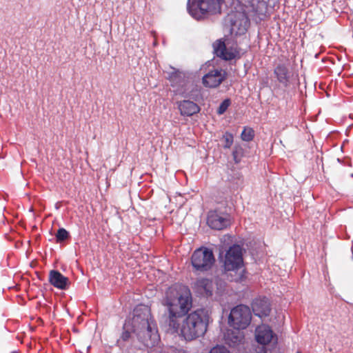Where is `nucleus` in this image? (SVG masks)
Listing matches in <instances>:
<instances>
[{
  "label": "nucleus",
  "mask_w": 353,
  "mask_h": 353,
  "mask_svg": "<svg viewBox=\"0 0 353 353\" xmlns=\"http://www.w3.org/2000/svg\"><path fill=\"white\" fill-rule=\"evenodd\" d=\"M164 305L169 312L170 329H179V320L184 316L192 307L190 290L181 285H174L165 293Z\"/></svg>",
  "instance_id": "nucleus-1"
},
{
  "label": "nucleus",
  "mask_w": 353,
  "mask_h": 353,
  "mask_svg": "<svg viewBox=\"0 0 353 353\" xmlns=\"http://www.w3.org/2000/svg\"><path fill=\"white\" fill-rule=\"evenodd\" d=\"M132 325L137 338L145 346L153 347L159 343L160 337L157 323L148 306L140 305L135 307Z\"/></svg>",
  "instance_id": "nucleus-2"
},
{
  "label": "nucleus",
  "mask_w": 353,
  "mask_h": 353,
  "mask_svg": "<svg viewBox=\"0 0 353 353\" xmlns=\"http://www.w3.org/2000/svg\"><path fill=\"white\" fill-rule=\"evenodd\" d=\"M208 323V312L204 310H197L189 314L181 324L179 320V329L171 330L172 332L180 333L185 340L192 341L205 333Z\"/></svg>",
  "instance_id": "nucleus-3"
},
{
  "label": "nucleus",
  "mask_w": 353,
  "mask_h": 353,
  "mask_svg": "<svg viewBox=\"0 0 353 353\" xmlns=\"http://www.w3.org/2000/svg\"><path fill=\"white\" fill-rule=\"evenodd\" d=\"M226 22L230 27L232 34L241 35L245 33L249 26V19L245 7L238 5L226 17Z\"/></svg>",
  "instance_id": "nucleus-4"
},
{
  "label": "nucleus",
  "mask_w": 353,
  "mask_h": 353,
  "mask_svg": "<svg viewBox=\"0 0 353 353\" xmlns=\"http://www.w3.org/2000/svg\"><path fill=\"white\" fill-rule=\"evenodd\" d=\"M256 341L261 345L258 353H268L277 343V336L271 327L267 325H261L256 327L254 334Z\"/></svg>",
  "instance_id": "nucleus-5"
},
{
  "label": "nucleus",
  "mask_w": 353,
  "mask_h": 353,
  "mask_svg": "<svg viewBox=\"0 0 353 353\" xmlns=\"http://www.w3.org/2000/svg\"><path fill=\"white\" fill-rule=\"evenodd\" d=\"M189 13L195 19H201L204 14L221 12L220 0H199L188 6Z\"/></svg>",
  "instance_id": "nucleus-6"
},
{
  "label": "nucleus",
  "mask_w": 353,
  "mask_h": 353,
  "mask_svg": "<svg viewBox=\"0 0 353 353\" xmlns=\"http://www.w3.org/2000/svg\"><path fill=\"white\" fill-rule=\"evenodd\" d=\"M252 313L249 307L240 305L231 310L228 322L234 329L243 330L250 325Z\"/></svg>",
  "instance_id": "nucleus-7"
},
{
  "label": "nucleus",
  "mask_w": 353,
  "mask_h": 353,
  "mask_svg": "<svg viewBox=\"0 0 353 353\" xmlns=\"http://www.w3.org/2000/svg\"><path fill=\"white\" fill-rule=\"evenodd\" d=\"M191 259L192 266L199 271L208 270L215 262L212 251L206 248L196 250Z\"/></svg>",
  "instance_id": "nucleus-8"
},
{
  "label": "nucleus",
  "mask_w": 353,
  "mask_h": 353,
  "mask_svg": "<svg viewBox=\"0 0 353 353\" xmlns=\"http://www.w3.org/2000/svg\"><path fill=\"white\" fill-rule=\"evenodd\" d=\"M243 266L242 248L239 245H234L227 251L225 260L224 268L227 271L236 270L241 268Z\"/></svg>",
  "instance_id": "nucleus-9"
},
{
  "label": "nucleus",
  "mask_w": 353,
  "mask_h": 353,
  "mask_svg": "<svg viewBox=\"0 0 353 353\" xmlns=\"http://www.w3.org/2000/svg\"><path fill=\"white\" fill-rule=\"evenodd\" d=\"M213 49L217 57L225 61L234 59L239 54V51L236 47L229 46V43L222 39L216 40L213 43Z\"/></svg>",
  "instance_id": "nucleus-10"
},
{
  "label": "nucleus",
  "mask_w": 353,
  "mask_h": 353,
  "mask_svg": "<svg viewBox=\"0 0 353 353\" xmlns=\"http://www.w3.org/2000/svg\"><path fill=\"white\" fill-rule=\"evenodd\" d=\"M226 78V72L222 70H214L206 74L203 78V83L206 87L216 88Z\"/></svg>",
  "instance_id": "nucleus-11"
},
{
  "label": "nucleus",
  "mask_w": 353,
  "mask_h": 353,
  "mask_svg": "<svg viewBox=\"0 0 353 353\" xmlns=\"http://www.w3.org/2000/svg\"><path fill=\"white\" fill-rule=\"evenodd\" d=\"M48 281L52 285L60 290H66L70 285L68 278L58 270L50 271Z\"/></svg>",
  "instance_id": "nucleus-12"
},
{
  "label": "nucleus",
  "mask_w": 353,
  "mask_h": 353,
  "mask_svg": "<svg viewBox=\"0 0 353 353\" xmlns=\"http://www.w3.org/2000/svg\"><path fill=\"white\" fill-rule=\"evenodd\" d=\"M208 224L212 229L223 230L230 225V221L226 216L212 212L208 216Z\"/></svg>",
  "instance_id": "nucleus-13"
},
{
  "label": "nucleus",
  "mask_w": 353,
  "mask_h": 353,
  "mask_svg": "<svg viewBox=\"0 0 353 353\" xmlns=\"http://www.w3.org/2000/svg\"><path fill=\"white\" fill-rule=\"evenodd\" d=\"M252 310L254 314L259 317L268 316L270 312L268 300L265 298L256 299L252 303Z\"/></svg>",
  "instance_id": "nucleus-14"
},
{
  "label": "nucleus",
  "mask_w": 353,
  "mask_h": 353,
  "mask_svg": "<svg viewBox=\"0 0 353 353\" xmlns=\"http://www.w3.org/2000/svg\"><path fill=\"white\" fill-rule=\"evenodd\" d=\"M196 292L204 296H210L212 294V282L209 279H198L194 284Z\"/></svg>",
  "instance_id": "nucleus-15"
},
{
  "label": "nucleus",
  "mask_w": 353,
  "mask_h": 353,
  "mask_svg": "<svg viewBox=\"0 0 353 353\" xmlns=\"http://www.w3.org/2000/svg\"><path fill=\"white\" fill-rule=\"evenodd\" d=\"M178 107L180 110L181 114L183 116H192L199 112L200 108L199 105L191 101L184 100L178 103Z\"/></svg>",
  "instance_id": "nucleus-16"
},
{
  "label": "nucleus",
  "mask_w": 353,
  "mask_h": 353,
  "mask_svg": "<svg viewBox=\"0 0 353 353\" xmlns=\"http://www.w3.org/2000/svg\"><path fill=\"white\" fill-rule=\"evenodd\" d=\"M225 343L230 346H236L243 343L244 336L239 330H228L224 336Z\"/></svg>",
  "instance_id": "nucleus-17"
},
{
  "label": "nucleus",
  "mask_w": 353,
  "mask_h": 353,
  "mask_svg": "<svg viewBox=\"0 0 353 353\" xmlns=\"http://www.w3.org/2000/svg\"><path fill=\"white\" fill-rule=\"evenodd\" d=\"M274 74L281 83L285 86L288 85L290 78V73L285 65H279L274 69Z\"/></svg>",
  "instance_id": "nucleus-18"
},
{
  "label": "nucleus",
  "mask_w": 353,
  "mask_h": 353,
  "mask_svg": "<svg viewBox=\"0 0 353 353\" xmlns=\"http://www.w3.org/2000/svg\"><path fill=\"white\" fill-rule=\"evenodd\" d=\"M183 74L174 68H172V72L170 73L169 79L174 84L179 83L180 79L182 78Z\"/></svg>",
  "instance_id": "nucleus-19"
},
{
  "label": "nucleus",
  "mask_w": 353,
  "mask_h": 353,
  "mask_svg": "<svg viewBox=\"0 0 353 353\" xmlns=\"http://www.w3.org/2000/svg\"><path fill=\"white\" fill-rule=\"evenodd\" d=\"M243 155V149L240 146L236 145L234 148L232 156L234 161L239 163Z\"/></svg>",
  "instance_id": "nucleus-20"
},
{
  "label": "nucleus",
  "mask_w": 353,
  "mask_h": 353,
  "mask_svg": "<svg viewBox=\"0 0 353 353\" xmlns=\"http://www.w3.org/2000/svg\"><path fill=\"white\" fill-rule=\"evenodd\" d=\"M241 136L243 141H250L254 137V130L250 128H245Z\"/></svg>",
  "instance_id": "nucleus-21"
},
{
  "label": "nucleus",
  "mask_w": 353,
  "mask_h": 353,
  "mask_svg": "<svg viewBox=\"0 0 353 353\" xmlns=\"http://www.w3.org/2000/svg\"><path fill=\"white\" fill-rule=\"evenodd\" d=\"M68 236L69 233L64 228H59L56 234V239L57 242L63 241L68 239Z\"/></svg>",
  "instance_id": "nucleus-22"
},
{
  "label": "nucleus",
  "mask_w": 353,
  "mask_h": 353,
  "mask_svg": "<svg viewBox=\"0 0 353 353\" xmlns=\"http://www.w3.org/2000/svg\"><path fill=\"white\" fill-rule=\"evenodd\" d=\"M224 141L223 147L225 148H230L233 143V136L232 134L226 132L222 138Z\"/></svg>",
  "instance_id": "nucleus-23"
},
{
  "label": "nucleus",
  "mask_w": 353,
  "mask_h": 353,
  "mask_svg": "<svg viewBox=\"0 0 353 353\" xmlns=\"http://www.w3.org/2000/svg\"><path fill=\"white\" fill-rule=\"evenodd\" d=\"M230 104V101L229 99H225L219 105L218 110H217V112L219 114H223L226 110L228 109V108L229 107Z\"/></svg>",
  "instance_id": "nucleus-24"
},
{
  "label": "nucleus",
  "mask_w": 353,
  "mask_h": 353,
  "mask_svg": "<svg viewBox=\"0 0 353 353\" xmlns=\"http://www.w3.org/2000/svg\"><path fill=\"white\" fill-rule=\"evenodd\" d=\"M210 353H230L226 347L224 346L217 345L213 347Z\"/></svg>",
  "instance_id": "nucleus-25"
},
{
  "label": "nucleus",
  "mask_w": 353,
  "mask_h": 353,
  "mask_svg": "<svg viewBox=\"0 0 353 353\" xmlns=\"http://www.w3.org/2000/svg\"><path fill=\"white\" fill-rule=\"evenodd\" d=\"M130 335V332H123V333L122 334L121 337H122V339H123L124 341H126V340H128V339H129Z\"/></svg>",
  "instance_id": "nucleus-26"
},
{
  "label": "nucleus",
  "mask_w": 353,
  "mask_h": 353,
  "mask_svg": "<svg viewBox=\"0 0 353 353\" xmlns=\"http://www.w3.org/2000/svg\"><path fill=\"white\" fill-rule=\"evenodd\" d=\"M296 353H300V352H296Z\"/></svg>",
  "instance_id": "nucleus-27"
}]
</instances>
